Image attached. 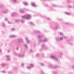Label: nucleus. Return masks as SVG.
Listing matches in <instances>:
<instances>
[{"mask_svg":"<svg viewBox=\"0 0 74 74\" xmlns=\"http://www.w3.org/2000/svg\"><path fill=\"white\" fill-rule=\"evenodd\" d=\"M39 56L40 55H39V54H36V56H37V57H38V56Z\"/></svg>","mask_w":74,"mask_h":74,"instance_id":"obj_42","label":"nucleus"},{"mask_svg":"<svg viewBox=\"0 0 74 74\" xmlns=\"http://www.w3.org/2000/svg\"><path fill=\"white\" fill-rule=\"evenodd\" d=\"M72 67H73V69H74V65L72 66Z\"/></svg>","mask_w":74,"mask_h":74,"instance_id":"obj_49","label":"nucleus"},{"mask_svg":"<svg viewBox=\"0 0 74 74\" xmlns=\"http://www.w3.org/2000/svg\"><path fill=\"white\" fill-rule=\"evenodd\" d=\"M42 49H48V47H45V45L44 44L42 45Z\"/></svg>","mask_w":74,"mask_h":74,"instance_id":"obj_8","label":"nucleus"},{"mask_svg":"<svg viewBox=\"0 0 74 74\" xmlns=\"http://www.w3.org/2000/svg\"><path fill=\"white\" fill-rule=\"evenodd\" d=\"M16 12H13L11 14V16H14L16 14Z\"/></svg>","mask_w":74,"mask_h":74,"instance_id":"obj_11","label":"nucleus"},{"mask_svg":"<svg viewBox=\"0 0 74 74\" xmlns=\"http://www.w3.org/2000/svg\"><path fill=\"white\" fill-rule=\"evenodd\" d=\"M8 24H12V22H11L8 21Z\"/></svg>","mask_w":74,"mask_h":74,"instance_id":"obj_37","label":"nucleus"},{"mask_svg":"<svg viewBox=\"0 0 74 74\" xmlns=\"http://www.w3.org/2000/svg\"><path fill=\"white\" fill-rule=\"evenodd\" d=\"M60 21H62L63 20V19H59Z\"/></svg>","mask_w":74,"mask_h":74,"instance_id":"obj_43","label":"nucleus"},{"mask_svg":"<svg viewBox=\"0 0 74 74\" xmlns=\"http://www.w3.org/2000/svg\"><path fill=\"white\" fill-rule=\"evenodd\" d=\"M47 19H48V20H50V19L49 18H47Z\"/></svg>","mask_w":74,"mask_h":74,"instance_id":"obj_46","label":"nucleus"},{"mask_svg":"<svg viewBox=\"0 0 74 74\" xmlns=\"http://www.w3.org/2000/svg\"><path fill=\"white\" fill-rule=\"evenodd\" d=\"M1 66L2 67H4V66H5V64L3 63L1 64Z\"/></svg>","mask_w":74,"mask_h":74,"instance_id":"obj_22","label":"nucleus"},{"mask_svg":"<svg viewBox=\"0 0 74 74\" xmlns=\"http://www.w3.org/2000/svg\"><path fill=\"white\" fill-rule=\"evenodd\" d=\"M12 1H13L14 3H16V0H12Z\"/></svg>","mask_w":74,"mask_h":74,"instance_id":"obj_29","label":"nucleus"},{"mask_svg":"<svg viewBox=\"0 0 74 74\" xmlns=\"http://www.w3.org/2000/svg\"><path fill=\"white\" fill-rule=\"evenodd\" d=\"M0 7L1 8H2V5H0Z\"/></svg>","mask_w":74,"mask_h":74,"instance_id":"obj_45","label":"nucleus"},{"mask_svg":"<svg viewBox=\"0 0 74 74\" xmlns=\"http://www.w3.org/2000/svg\"><path fill=\"white\" fill-rule=\"evenodd\" d=\"M30 15L29 14H26L25 15V16H22V18L24 19H29L30 18Z\"/></svg>","mask_w":74,"mask_h":74,"instance_id":"obj_5","label":"nucleus"},{"mask_svg":"<svg viewBox=\"0 0 74 74\" xmlns=\"http://www.w3.org/2000/svg\"><path fill=\"white\" fill-rule=\"evenodd\" d=\"M25 40L27 42V43H29V38H28V37H26Z\"/></svg>","mask_w":74,"mask_h":74,"instance_id":"obj_14","label":"nucleus"},{"mask_svg":"<svg viewBox=\"0 0 74 74\" xmlns=\"http://www.w3.org/2000/svg\"><path fill=\"white\" fill-rule=\"evenodd\" d=\"M2 73H5V72L4 71H2Z\"/></svg>","mask_w":74,"mask_h":74,"instance_id":"obj_51","label":"nucleus"},{"mask_svg":"<svg viewBox=\"0 0 74 74\" xmlns=\"http://www.w3.org/2000/svg\"><path fill=\"white\" fill-rule=\"evenodd\" d=\"M16 37L17 36L16 35H12L10 36V38H15V37Z\"/></svg>","mask_w":74,"mask_h":74,"instance_id":"obj_12","label":"nucleus"},{"mask_svg":"<svg viewBox=\"0 0 74 74\" xmlns=\"http://www.w3.org/2000/svg\"><path fill=\"white\" fill-rule=\"evenodd\" d=\"M34 66V65L33 64H29V66L27 67V69H30L31 68H33Z\"/></svg>","mask_w":74,"mask_h":74,"instance_id":"obj_6","label":"nucleus"},{"mask_svg":"<svg viewBox=\"0 0 74 74\" xmlns=\"http://www.w3.org/2000/svg\"><path fill=\"white\" fill-rule=\"evenodd\" d=\"M15 21L16 22V23H18V22H19L20 21V20H16Z\"/></svg>","mask_w":74,"mask_h":74,"instance_id":"obj_27","label":"nucleus"},{"mask_svg":"<svg viewBox=\"0 0 74 74\" xmlns=\"http://www.w3.org/2000/svg\"><path fill=\"white\" fill-rule=\"evenodd\" d=\"M21 66L23 67V66H24V63H22L21 64Z\"/></svg>","mask_w":74,"mask_h":74,"instance_id":"obj_39","label":"nucleus"},{"mask_svg":"<svg viewBox=\"0 0 74 74\" xmlns=\"http://www.w3.org/2000/svg\"><path fill=\"white\" fill-rule=\"evenodd\" d=\"M62 55H63V53L62 52H59L58 57L59 58H61L62 57Z\"/></svg>","mask_w":74,"mask_h":74,"instance_id":"obj_10","label":"nucleus"},{"mask_svg":"<svg viewBox=\"0 0 74 74\" xmlns=\"http://www.w3.org/2000/svg\"><path fill=\"white\" fill-rule=\"evenodd\" d=\"M65 14L66 15H71V13H70L66 12Z\"/></svg>","mask_w":74,"mask_h":74,"instance_id":"obj_28","label":"nucleus"},{"mask_svg":"<svg viewBox=\"0 0 74 74\" xmlns=\"http://www.w3.org/2000/svg\"><path fill=\"white\" fill-rule=\"evenodd\" d=\"M50 58L51 59H53L54 61H56L57 62H58L59 61V59L56 56H54L53 55H51L50 56Z\"/></svg>","mask_w":74,"mask_h":74,"instance_id":"obj_4","label":"nucleus"},{"mask_svg":"<svg viewBox=\"0 0 74 74\" xmlns=\"http://www.w3.org/2000/svg\"><path fill=\"white\" fill-rule=\"evenodd\" d=\"M72 44H71V45Z\"/></svg>","mask_w":74,"mask_h":74,"instance_id":"obj_53","label":"nucleus"},{"mask_svg":"<svg viewBox=\"0 0 74 74\" xmlns=\"http://www.w3.org/2000/svg\"><path fill=\"white\" fill-rule=\"evenodd\" d=\"M34 32L35 33H40V31L37 30H35L34 31Z\"/></svg>","mask_w":74,"mask_h":74,"instance_id":"obj_16","label":"nucleus"},{"mask_svg":"<svg viewBox=\"0 0 74 74\" xmlns=\"http://www.w3.org/2000/svg\"><path fill=\"white\" fill-rule=\"evenodd\" d=\"M60 66L58 65H56L53 67V69H56L57 68H60Z\"/></svg>","mask_w":74,"mask_h":74,"instance_id":"obj_15","label":"nucleus"},{"mask_svg":"<svg viewBox=\"0 0 74 74\" xmlns=\"http://www.w3.org/2000/svg\"><path fill=\"white\" fill-rule=\"evenodd\" d=\"M25 48H27L28 47V46H27V45H25Z\"/></svg>","mask_w":74,"mask_h":74,"instance_id":"obj_38","label":"nucleus"},{"mask_svg":"<svg viewBox=\"0 0 74 74\" xmlns=\"http://www.w3.org/2000/svg\"><path fill=\"white\" fill-rule=\"evenodd\" d=\"M64 38H65V39H67V38L66 37H61L59 38V37H58V39L59 40H60V41H62V40H63V39H64Z\"/></svg>","mask_w":74,"mask_h":74,"instance_id":"obj_7","label":"nucleus"},{"mask_svg":"<svg viewBox=\"0 0 74 74\" xmlns=\"http://www.w3.org/2000/svg\"><path fill=\"white\" fill-rule=\"evenodd\" d=\"M40 64L41 65V66H44V64L42 63H41Z\"/></svg>","mask_w":74,"mask_h":74,"instance_id":"obj_35","label":"nucleus"},{"mask_svg":"<svg viewBox=\"0 0 74 74\" xmlns=\"http://www.w3.org/2000/svg\"><path fill=\"white\" fill-rule=\"evenodd\" d=\"M2 25L3 26V27H5V24L3 23H2Z\"/></svg>","mask_w":74,"mask_h":74,"instance_id":"obj_24","label":"nucleus"},{"mask_svg":"<svg viewBox=\"0 0 74 74\" xmlns=\"http://www.w3.org/2000/svg\"><path fill=\"white\" fill-rule=\"evenodd\" d=\"M67 2L68 4H70V3H71V1H70V0H67Z\"/></svg>","mask_w":74,"mask_h":74,"instance_id":"obj_23","label":"nucleus"},{"mask_svg":"<svg viewBox=\"0 0 74 74\" xmlns=\"http://www.w3.org/2000/svg\"><path fill=\"white\" fill-rule=\"evenodd\" d=\"M23 39L21 38H18L17 39L16 44L17 45H21V42H23Z\"/></svg>","mask_w":74,"mask_h":74,"instance_id":"obj_3","label":"nucleus"},{"mask_svg":"<svg viewBox=\"0 0 74 74\" xmlns=\"http://www.w3.org/2000/svg\"><path fill=\"white\" fill-rule=\"evenodd\" d=\"M5 21H7V22H8V19H7V18H5Z\"/></svg>","mask_w":74,"mask_h":74,"instance_id":"obj_40","label":"nucleus"},{"mask_svg":"<svg viewBox=\"0 0 74 74\" xmlns=\"http://www.w3.org/2000/svg\"><path fill=\"white\" fill-rule=\"evenodd\" d=\"M1 52V49H0V52Z\"/></svg>","mask_w":74,"mask_h":74,"instance_id":"obj_50","label":"nucleus"},{"mask_svg":"<svg viewBox=\"0 0 74 74\" xmlns=\"http://www.w3.org/2000/svg\"><path fill=\"white\" fill-rule=\"evenodd\" d=\"M15 29L14 28H12L11 29V31H14Z\"/></svg>","mask_w":74,"mask_h":74,"instance_id":"obj_34","label":"nucleus"},{"mask_svg":"<svg viewBox=\"0 0 74 74\" xmlns=\"http://www.w3.org/2000/svg\"><path fill=\"white\" fill-rule=\"evenodd\" d=\"M60 35L62 36H64V34L62 32H60L59 33Z\"/></svg>","mask_w":74,"mask_h":74,"instance_id":"obj_20","label":"nucleus"},{"mask_svg":"<svg viewBox=\"0 0 74 74\" xmlns=\"http://www.w3.org/2000/svg\"><path fill=\"white\" fill-rule=\"evenodd\" d=\"M56 40L57 41H58V39L57 38H56Z\"/></svg>","mask_w":74,"mask_h":74,"instance_id":"obj_48","label":"nucleus"},{"mask_svg":"<svg viewBox=\"0 0 74 74\" xmlns=\"http://www.w3.org/2000/svg\"><path fill=\"white\" fill-rule=\"evenodd\" d=\"M10 52V50H8V52Z\"/></svg>","mask_w":74,"mask_h":74,"instance_id":"obj_47","label":"nucleus"},{"mask_svg":"<svg viewBox=\"0 0 74 74\" xmlns=\"http://www.w3.org/2000/svg\"><path fill=\"white\" fill-rule=\"evenodd\" d=\"M21 53H22V54H19L16 53H15L14 54L17 56H20V57H23L24 55V53H25V49H21Z\"/></svg>","mask_w":74,"mask_h":74,"instance_id":"obj_1","label":"nucleus"},{"mask_svg":"<svg viewBox=\"0 0 74 74\" xmlns=\"http://www.w3.org/2000/svg\"><path fill=\"white\" fill-rule=\"evenodd\" d=\"M52 73L53 74H58V73L55 72H53Z\"/></svg>","mask_w":74,"mask_h":74,"instance_id":"obj_33","label":"nucleus"},{"mask_svg":"<svg viewBox=\"0 0 74 74\" xmlns=\"http://www.w3.org/2000/svg\"><path fill=\"white\" fill-rule=\"evenodd\" d=\"M41 73H42V74H45L44 72H43V71H41Z\"/></svg>","mask_w":74,"mask_h":74,"instance_id":"obj_36","label":"nucleus"},{"mask_svg":"<svg viewBox=\"0 0 74 74\" xmlns=\"http://www.w3.org/2000/svg\"><path fill=\"white\" fill-rule=\"evenodd\" d=\"M29 23H30V25H31L32 26H34V23H32V22H29Z\"/></svg>","mask_w":74,"mask_h":74,"instance_id":"obj_30","label":"nucleus"},{"mask_svg":"<svg viewBox=\"0 0 74 74\" xmlns=\"http://www.w3.org/2000/svg\"><path fill=\"white\" fill-rule=\"evenodd\" d=\"M52 6L53 7H58V6L57 5H55L54 4H52Z\"/></svg>","mask_w":74,"mask_h":74,"instance_id":"obj_26","label":"nucleus"},{"mask_svg":"<svg viewBox=\"0 0 74 74\" xmlns=\"http://www.w3.org/2000/svg\"><path fill=\"white\" fill-rule=\"evenodd\" d=\"M23 4H24V5H27V4H28V3H27L26 2H23Z\"/></svg>","mask_w":74,"mask_h":74,"instance_id":"obj_19","label":"nucleus"},{"mask_svg":"<svg viewBox=\"0 0 74 74\" xmlns=\"http://www.w3.org/2000/svg\"><path fill=\"white\" fill-rule=\"evenodd\" d=\"M48 6V5H46V6Z\"/></svg>","mask_w":74,"mask_h":74,"instance_id":"obj_52","label":"nucleus"},{"mask_svg":"<svg viewBox=\"0 0 74 74\" xmlns=\"http://www.w3.org/2000/svg\"><path fill=\"white\" fill-rule=\"evenodd\" d=\"M21 22H22V23H23V22H25V21L23 20H22L21 21Z\"/></svg>","mask_w":74,"mask_h":74,"instance_id":"obj_41","label":"nucleus"},{"mask_svg":"<svg viewBox=\"0 0 74 74\" xmlns=\"http://www.w3.org/2000/svg\"><path fill=\"white\" fill-rule=\"evenodd\" d=\"M69 8H73V6L71 5H69Z\"/></svg>","mask_w":74,"mask_h":74,"instance_id":"obj_31","label":"nucleus"},{"mask_svg":"<svg viewBox=\"0 0 74 74\" xmlns=\"http://www.w3.org/2000/svg\"><path fill=\"white\" fill-rule=\"evenodd\" d=\"M59 27V26L58 25H57L54 29V30H56Z\"/></svg>","mask_w":74,"mask_h":74,"instance_id":"obj_21","label":"nucleus"},{"mask_svg":"<svg viewBox=\"0 0 74 74\" xmlns=\"http://www.w3.org/2000/svg\"><path fill=\"white\" fill-rule=\"evenodd\" d=\"M8 10H3V13H6V12H8Z\"/></svg>","mask_w":74,"mask_h":74,"instance_id":"obj_18","label":"nucleus"},{"mask_svg":"<svg viewBox=\"0 0 74 74\" xmlns=\"http://www.w3.org/2000/svg\"><path fill=\"white\" fill-rule=\"evenodd\" d=\"M66 41L67 42H69V41H70V40L69 39H66Z\"/></svg>","mask_w":74,"mask_h":74,"instance_id":"obj_44","label":"nucleus"},{"mask_svg":"<svg viewBox=\"0 0 74 74\" xmlns=\"http://www.w3.org/2000/svg\"><path fill=\"white\" fill-rule=\"evenodd\" d=\"M29 51L30 53H32L33 52V51L32 49L29 50Z\"/></svg>","mask_w":74,"mask_h":74,"instance_id":"obj_32","label":"nucleus"},{"mask_svg":"<svg viewBox=\"0 0 74 74\" xmlns=\"http://www.w3.org/2000/svg\"><path fill=\"white\" fill-rule=\"evenodd\" d=\"M31 4L32 6H33V7H37V6L36 5V4H35L33 2H31Z\"/></svg>","mask_w":74,"mask_h":74,"instance_id":"obj_13","label":"nucleus"},{"mask_svg":"<svg viewBox=\"0 0 74 74\" xmlns=\"http://www.w3.org/2000/svg\"><path fill=\"white\" fill-rule=\"evenodd\" d=\"M21 13H23L24 11L22 9H20L19 11Z\"/></svg>","mask_w":74,"mask_h":74,"instance_id":"obj_17","label":"nucleus"},{"mask_svg":"<svg viewBox=\"0 0 74 74\" xmlns=\"http://www.w3.org/2000/svg\"><path fill=\"white\" fill-rule=\"evenodd\" d=\"M5 57L6 58L7 60L8 61L10 60V56L9 55L5 56Z\"/></svg>","mask_w":74,"mask_h":74,"instance_id":"obj_9","label":"nucleus"},{"mask_svg":"<svg viewBox=\"0 0 74 74\" xmlns=\"http://www.w3.org/2000/svg\"><path fill=\"white\" fill-rule=\"evenodd\" d=\"M49 67L50 68H53V66L51 64H49Z\"/></svg>","mask_w":74,"mask_h":74,"instance_id":"obj_25","label":"nucleus"},{"mask_svg":"<svg viewBox=\"0 0 74 74\" xmlns=\"http://www.w3.org/2000/svg\"><path fill=\"white\" fill-rule=\"evenodd\" d=\"M42 36L41 35H39L38 38L39 40V43L40 42H45L48 41V40L47 38H45V40H41V38H42Z\"/></svg>","mask_w":74,"mask_h":74,"instance_id":"obj_2","label":"nucleus"}]
</instances>
